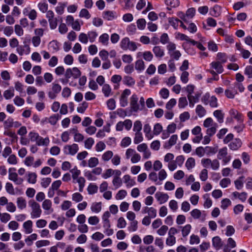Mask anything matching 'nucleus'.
<instances>
[{
  "mask_svg": "<svg viewBox=\"0 0 252 252\" xmlns=\"http://www.w3.org/2000/svg\"><path fill=\"white\" fill-rule=\"evenodd\" d=\"M120 46L124 50H129L131 51H134L137 48L136 43L130 41L128 37H125L122 39Z\"/></svg>",
  "mask_w": 252,
  "mask_h": 252,
  "instance_id": "1",
  "label": "nucleus"
},
{
  "mask_svg": "<svg viewBox=\"0 0 252 252\" xmlns=\"http://www.w3.org/2000/svg\"><path fill=\"white\" fill-rule=\"evenodd\" d=\"M29 206L31 208V218L33 219L39 218L42 213L40 205L36 202L32 201L29 202Z\"/></svg>",
  "mask_w": 252,
  "mask_h": 252,
  "instance_id": "2",
  "label": "nucleus"
},
{
  "mask_svg": "<svg viewBox=\"0 0 252 252\" xmlns=\"http://www.w3.org/2000/svg\"><path fill=\"white\" fill-rule=\"evenodd\" d=\"M126 159L130 158L132 163H136L141 159L140 155L132 149L128 148L126 152Z\"/></svg>",
  "mask_w": 252,
  "mask_h": 252,
  "instance_id": "3",
  "label": "nucleus"
},
{
  "mask_svg": "<svg viewBox=\"0 0 252 252\" xmlns=\"http://www.w3.org/2000/svg\"><path fill=\"white\" fill-rule=\"evenodd\" d=\"M217 158L219 159L222 160L224 165L227 164L231 159V156L228 154L226 147H223L219 150Z\"/></svg>",
  "mask_w": 252,
  "mask_h": 252,
  "instance_id": "4",
  "label": "nucleus"
},
{
  "mask_svg": "<svg viewBox=\"0 0 252 252\" xmlns=\"http://www.w3.org/2000/svg\"><path fill=\"white\" fill-rule=\"evenodd\" d=\"M81 72L80 70L76 67L73 68H67L65 72L64 76L66 79H68L71 77L74 79H77L80 77Z\"/></svg>",
  "mask_w": 252,
  "mask_h": 252,
  "instance_id": "5",
  "label": "nucleus"
},
{
  "mask_svg": "<svg viewBox=\"0 0 252 252\" xmlns=\"http://www.w3.org/2000/svg\"><path fill=\"white\" fill-rule=\"evenodd\" d=\"M79 150V146L77 144L73 143L71 145H66L63 149L64 154L70 156H74Z\"/></svg>",
  "mask_w": 252,
  "mask_h": 252,
  "instance_id": "6",
  "label": "nucleus"
},
{
  "mask_svg": "<svg viewBox=\"0 0 252 252\" xmlns=\"http://www.w3.org/2000/svg\"><path fill=\"white\" fill-rule=\"evenodd\" d=\"M138 97L136 94H133L130 98V105L132 111L137 112L140 110V106L138 104Z\"/></svg>",
  "mask_w": 252,
  "mask_h": 252,
  "instance_id": "7",
  "label": "nucleus"
},
{
  "mask_svg": "<svg viewBox=\"0 0 252 252\" xmlns=\"http://www.w3.org/2000/svg\"><path fill=\"white\" fill-rule=\"evenodd\" d=\"M61 89L62 87L59 84L53 83L51 90L48 94L49 97L51 99H54L57 94L61 92Z\"/></svg>",
  "mask_w": 252,
  "mask_h": 252,
  "instance_id": "8",
  "label": "nucleus"
},
{
  "mask_svg": "<svg viewBox=\"0 0 252 252\" xmlns=\"http://www.w3.org/2000/svg\"><path fill=\"white\" fill-rule=\"evenodd\" d=\"M42 207L44 210L46 215H49L52 213L54 209L52 208V201L49 199H45L42 204Z\"/></svg>",
  "mask_w": 252,
  "mask_h": 252,
  "instance_id": "9",
  "label": "nucleus"
},
{
  "mask_svg": "<svg viewBox=\"0 0 252 252\" xmlns=\"http://www.w3.org/2000/svg\"><path fill=\"white\" fill-rule=\"evenodd\" d=\"M191 216L195 220L200 219L204 220L206 217L205 211L201 212L198 209H194L190 212Z\"/></svg>",
  "mask_w": 252,
  "mask_h": 252,
  "instance_id": "10",
  "label": "nucleus"
},
{
  "mask_svg": "<svg viewBox=\"0 0 252 252\" xmlns=\"http://www.w3.org/2000/svg\"><path fill=\"white\" fill-rule=\"evenodd\" d=\"M155 198L159 204H162L168 201L169 196L166 193L158 191L155 194Z\"/></svg>",
  "mask_w": 252,
  "mask_h": 252,
  "instance_id": "11",
  "label": "nucleus"
},
{
  "mask_svg": "<svg viewBox=\"0 0 252 252\" xmlns=\"http://www.w3.org/2000/svg\"><path fill=\"white\" fill-rule=\"evenodd\" d=\"M195 13V9L194 8H190L188 9L186 14L182 13L180 18L185 22H187L188 20L193 17Z\"/></svg>",
  "mask_w": 252,
  "mask_h": 252,
  "instance_id": "12",
  "label": "nucleus"
},
{
  "mask_svg": "<svg viewBox=\"0 0 252 252\" xmlns=\"http://www.w3.org/2000/svg\"><path fill=\"white\" fill-rule=\"evenodd\" d=\"M123 179L124 183L127 188H131L136 185V182L134 178H132L128 174L125 175L123 177Z\"/></svg>",
  "mask_w": 252,
  "mask_h": 252,
  "instance_id": "13",
  "label": "nucleus"
},
{
  "mask_svg": "<svg viewBox=\"0 0 252 252\" xmlns=\"http://www.w3.org/2000/svg\"><path fill=\"white\" fill-rule=\"evenodd\" d=\"M141 128L142 127H133V130L136 132L134 143L136 144L139 143L143 140L142 134L140 132Z\"/></svg>",
  "mask_w": 252,
  "mask_h": 252,
  "instance_id": "14",
  "label": "nucleus"
},
{
  "mask_svg": "<svg viewBox=\"0 0 252 252\" xmlns=\"http://www.w3.org/2000/svg\"><path fill=\"white\" fill-rule=\"evenodd\" d=\"M236 49L241 52V55L244 59H248L251 56V52L244 49L241 46L240 43H236L235 44Z\"/></svg>",
  "mask_w": 252,
  "mask_h": 252,
  "instance_id": "15",
  "label": "nucleus"
},
{
  "mask_svg": "<svg viewBox=\"0 0 252 252\" xmlns=\"http://www.w3.org/2000/svg\"><path fill=\"white\" fill-rule=\"evenodd\" d=\"M222 64V63L218 61H214L212 62L210 65L211 68L215 69L218 73L220 74L223 71Z\"/></svg>",
  "mask_w": 252,
  "mask_h": 252,
  "instance_id": "16",
  "label": "nucleus"
},
{
  "mask_svg": "<svg viewBox=\"0 0 252 252\" xmlns=\"http://www.w3.org/2000/svg\"><path fill=\"white\" fill-rule=\"evenodd\" d=\"M236 243L234 240L232 238H229L227 239V244L223 247L224 252H230V249L235 248Z\"/></svg>",
  "mask_w": 252,
  "mask_h": 252,
  "instance_id": "17",
  "label": "nucleus"
},
{
  "mask_svg": "<svg viewBox=\"0 0 252 252\" xmlns=\"http://www.w3.org/2000/svg\"><path fill=\"white\" fill-rule=\"evenodd\" d=\"M32 224V221L31 220H28L24 222L23 227L25 234H31L33 231Z\"/></svg>",
  "mask_w": 252,
  "mask_h": 252,
  "instance_id": "18",
  "label": "nucleus"
},
{
  "mask_svg": "<svg viewBox=\"0 0 252 252\" xmlns=\"http://www.w3.org/2000/svg\"><path fill=\"white\" fill-rule=\"evenodd\" d=\"M153 52L158 58H161L164 56V49L159 46H156L153 48Z\"/></svg>",
  "mask_w": 252,
  "mask_h": 252,
  "instance_id": "19",
  "label": "nucleus"
},
{
  "mask_svg": "<svg viewBox=\"0 0 252 252\" xmlns=\"http://www.w3.org/2000/svg\"><path fill=\"white\" fill-rule=\"evenodd\" d=\"M175 37L176 39H179L180 40H186L188 42H189L191 43H195V41L189 38L187 35L185 34L176 32L175 33Z\"/></svg>",
  "mask_w": 252,
  "mask_h": 252,
  "instance_id": "20",
  "label": "nucleus"
},
{
  "mask_svg": "<svg viewBox=\"0 0 252 252\" xmlns=\"http://www.w3.org/2000/svg\"><path fill=\"white\" fill-rule=\"evenodd\" d=\"M175 127H166V129H162L161 138L163 139L167 138L171 133H174Z\"/></svg>",
  "mask_w": 252,
  "mask_h": 252,
  "instance_id": "21",
  "label": "nucleus"
},
{
  "mask_svg": "<svg viewBox=\"0 0 252 252\" xmlns=\"http://www.w3.org/2000/svg\"><path fill=\"white\" fill-rule=\"evenodd\" d=\"M241 145L242 143L239 139H235L230 143L228 146L231 150L236 151L241 147Z\"/></svg>",
  "mask_w": 252,
  "mask_h": 252,
  "instance_id": "22",
  "label": "nucleus"
},
{
  "mask_svg": "<svg viewBox=\"0 0 252 252\" xmlns=\"http://www.w3.org/2000/svg\"><path fill=\"white\" fill-rule=\"evenodd\" d=\"M212 245L215 249L220 250L223 245L221 239L219 236H216L212 239Z\"/></svg>",
  "mask_w": 252,
  "mask_h": 252,
  "instance_id": "23",
  "label": "nucleus"
},
{
  "mask_svg": "<svg viewBox=\"0 0 252 252\" xmlns=\"http://www.w3.org/2000/svg\"><path fill=\"white\" fill-rule=\"evenodd\" d=\"M28 182L31 184H34L37 181V175L34 172H29L26 175Z\"/></svg>",
  "mask_w": 252,
  "mask_h": 252,
  "instance_id": "24",
  "label": "nucleus"
},
{
  "mask_svg": "<svg viewBox=\"0 0 252 252\" xmlns=\"http://www.w3.org/2000/svg\"><path fill=\"white\" fill-rule=\"evenodd\" d=\"M229 114L232 118L238 121L240 124L242 122L243 119L241 114L234 109H231L229 111Z\"/></svg>",
  "mask_w": 252,
  "mask_h": 252,
  "instance_id": "25",
  "label": "nucleus"
},
{
  "mask_svg": "<svg viewBox=\"0 0 252 252\" xmlns=\"http://www.w3.org/2000/svg\"><path fill=\"white\" fill-rule=\"evenodd\" d=\"M158 185H161L163 183V181L167 177V173L165 169H161L158 173Z\"/></svg>",
  "mask_w": 252,
  "mask_h": 252,
  "instance_id": "26",
  "label": "nucleus"
},
{
  "mask_svg": "<svg viewBox=\"0 0 252 252\" xmlns=\"http://www.w3.org/2000/svg\"><path fill=\"white\" fill-rule=\"evenodd\" d=\"M74 183H78L79 185V191L80 192H82L84 189V188L85 185V179L84 177L81 176L80 177L77 178V179H75V181H73Z\"/></svg>",
  "mask_w": 252,
  "mask_h": 252,
  "instance_id": "27",
  "label": "nucleus"
},
{
  "mask_svg": "<svg viewBox=\"0 0 252 252\" xmlns=\"http://www.w3.org/2000/svg\"><path fill=\"white\" fill-rule=\"evenodd\" d=\"M102 209L101 202H94L91 206V210L92 212L97 214L99 213Z\"/></svg>",
  "mask_w": 252,
  "mask_h": 252,
  "instance_id": "28",
  "label": "nucleus"
},
{
  "mask_svg": "<svg viewBox=\"0 0 252 252\" xmlns=\"http://www.w3.org/2000/svg\"><path fill=\"white\" fill-rule=\"evenodd\" d=\"M36 143L38 146H47L50 143V140L48 137L43 138L39 136Z\"/></svg>",
  "mask_w": 252,
  "mask_h": 252,
  "instance_id": "29",
  "label": "nucleus"
},
{
  "mask_svg": "<svg viewBox=\"0 0 252 252\" xmlns=\"http://www.w3.org/2000/svg\"><path fill=\"white\" fill-rule=\"evenodd\" d=\"M70 172L71 173L73 181H75V179L81 177V171L78 169L76 166H74L73 168L70 170Z\"/></svg>",
  "mask_w": 252,
  "mask_h": 252,
  "instance_id": "30",
  "label": "nucleus"
},
{
  "mask_svg": "<svg viewBox=\"0 0 252 252\" xmlns=\"http://www.w3.org/2000/svg\"><path fill=\"white\" fill-rule=\"evenodd\" d=\"M99 164V160L96 157H91L88 160V167L90 168L95 167Z\"/></svg>",
  "mask_w": 252,
  "mask_h": 252,
  "instance_id": "31",
  "label": "nucleus"
},
{
  "mask_svg": "<svg viewBox=\"0 0 252 252\" xmlns=\"http://www.w3.org/2000/svg\"><path fill=\"white\" fill-rule=\"evenodd\" d=\"M205 150L206 155L207 156H212L218 152V148L215 147L206 146Z\"/></svg>",
  "mask_w": 252,
  "mask_h": 252,
  "instance_id": "32",
  "label": "nucleus"
},
{
  "mask_svg": "<svg viewBox=\"0 0 252 252\" xmlns=\"http://www.w3.org/2000/svg\"><path fill=\"white\" fill-rule=\"evenodd\" d=\"M182 235L183 237H187L190 233L191 229V226L189 224H187L184 226L181 227Z\"/></svg>",
  "mask_w": 252,
  "mask_h": 252,
  "instance_id": "33",
  "label": "nucleus"
},
{
  "mask_svg": "<svg viewBox=\"0 0 252 252\" xmlns=\"http://www.w3.org/2000/svg\"><path fill=\"white\" fill-rule=\"evenodd\" d=\"M84 176L89 181H96L97 179L96 176H94L92 171L85 170L84 171Z\"/></svg>",
  "mask_w": 252,
  "mask_h": 252,
  "instance_id": "34",
  "label": "nucleus"
},
{
  "mask_svg": "<svg viewBox=\"0 0 252 252\" xmlns=\"http://www.w3.org/2000/svg\"><path fill=\"white\" fill-rule=\"evenodd\" d=\"M145 213L148 214L150 218H155L157 216V210L153 207H145Z\"/></svg>",
  "mask_w": 252,
  "mask_h": 252,
  "instance_id": "35",
  "label": "nucleus"
},
{
  "mask_svg": "<svg viewBox=\"0 0 252 252\" xmlns=\"http://www.w3.org/2000/svg\"><path fill=\"white\" fill-rule=\"evenodd\" d=\"M113 156V153L111 151L105 152L101 156V160L104 162L109 161Z\"/></svg>",
  "mask_w": 252,
  "mask_h": 252,
  "instance_id": "36",
  "label": "nucleus"
},
{
  "mask_svg": "<svg viewBox=\"0 0 252 252\" xmlns=\"http://www.w3.org/2000/svg\"><path fill=\"white\" fill-rule=\"evenodd\" d=\"M127 192L125 189L119 190L115 196V198L117 200L124 199L127 195Z\"/></svg>",
  "mask_w": 252,
  "mask_h": 252,
  "instance_id": "37",
  "label": "nucleus"
},
{
  "mask_svg": "<svg viewBox=\"0 0 252 252\" xmlns=\"http://www.w3.org/2000/svg\"><path fill=\"white\" fill-rule=\"evenodd\" d=\"M213 114L220 124L223 122L224 114L221 110H217L214 112Z\"/></svg>",
  "mask_w": 252,
  "mask_h": 252,
  "instance_id": "38",
  "label": "nucleus"
},
{
  "mask_svg": "<svg viewBox=\"0 0 252 252\" xmlns=\"http://www.w3.org/2000/svg\"><path fill=\"white\" fill-rule=\"evenodd\" d=\"M112 183L115 189L120 188L123 185V182L121 178L113 177Z\"/></svg>",
  "mask_w": 252,
  "mask_h": 252,
  "instance_id": "39",
  "label": "nucleus"
},
{
  "mask_svg": "<svg viewBox=\"0 0 252 252\" xmlns=\"http://www.w3.org/2000/svg\"><path fill=\"white\" fill-rule=\"evenodd\" d=\"M103 17L104 19L111 21L114 19L116 17L115 13L113 11H106L103 13Z\"/></svg>",
  "mask_w": 252,
  "mask_h": 252,
  "instance_id": "40",
  "label": "nucleus"
},
{
  "mask_svg": "<svg viewBox=\"0 0 252 252\" xmlns=\"http://www.w3.org/2000/svg\"><path fill=\"white\" fill-rule=\"evenodd\" d=\"M195 112L199 117L204 116L206 111L201 105H197L196 107Z\"/></svg>",
  "mask_w": 252,
  "mask_h": 252,
  "instance_id": "41",
  "label": "nucleus"
},
{
  "mask_svg": "<svg viewBox=\"0 0 252 252\" xmlns=\"http://www.w3.org/2000/svg\"><path fill=\"white\" fill-rule=\"evenodd\" d=\"M60 118L59 114H55L51 116L49 118L46 119L45 122H48L51 125H55L56 124L57 121Z\"/></svg>",
  "mask_w": 252,
  "mask_h": 252,
  "instance_id": "42",
  "label": "nucleus"
},
{
  "mask_svg": "<svg viewBox=\"0 0 252 252\" xmlns=\"http://www.w3.org/2000/svg\"><path fill=\"white\" fill-rule=\"evenodd\" d=\"M123 82L125 85L128 86H132L135 83L134 79L132 77L129 76L124 77Z\"/></svg>",
  "mask_w": 252,
  "mask_h": 252,
  "instance_id": "43",
  "label": "nucleus"
},
{
  "mask_svg": "<svg viewBox=\"0 0 252 252\" xmlns=\"http://www.w3.org/2000/svg\"><path fill=\"white\" fill-rule=\"evenodd\" d=\"M14 95V90L13 88H10L8 90H5L3 92V96L6 99H9Z\"/></svg>",
  "mask_w": 252,
  "mask_h": 252,
  "instance_id": "44",
  "label": "nucleus"
},
{
  "mask_svg": "<svg viewBox=\"0 0 252 252\" xmlns=\"http://www.w3.org/2000/svg\"><path fill=\"white\" fill-rule=\"evenodd\" d=\"M186 167L188 170H191L193 167H194L195 165V159L193 158H188L186 162Z\"/></svg>",
  "mask_w": 252,
  "mask_h": 252,
  "instance_id": "45",
  "label": "nucleus"
},
{
  "mask_svg": "<svg viewBox=\"0 0 252 252\" xmlns=\"http://www.w3.org/2000/svg\"><path fill=\"white\" fill-rule=\"evenodd\" d=\"M144 131L148 140H151L154 137V131L151 130V127H145Z\"/></svg>",
  "mask_w": 252,
  "mask_h": 252,
  "instance_id": "46",
  "label": "nucleus"
},
{
  "mask_svg": "<svg viewBox=\"0 0 252 252\" xmlns=\"http://www.w3.org/2000/svg\"><path fill=\"white\" fill-rule=\"evenodd\" d=\"M17 204L18 208L23 209L26 207L27 202L23 197H18L17 199Z\"/></svg>",
  "mask_w": 252,
  "mask_h": 252,
  "instance_id": "47",
  "label": "nucleus"
},
{
  "mask_svg": "<svg viewBox=\"0 0 252 252\" xmlns=\"http://www.w3.org/2000/svg\"><path fill=\"white\" fill-rule=\"evenodd\" d=\"M148 177L149 180L154 182L155 185H158V173L154 171L151 172L149 173Z\"/></svg>",
  "mask_w": 252,
  "mask_h": 252,
  "instance_id": "48",
  "label": "nucleus"
},
{
  "mask_svg": "<svg viewBox=\"0 0 252 252\" xmlns=\"http://www.w3.org/2000/svg\"><path fill=\"white\" fill-rule=\"evenodd\" d=\"M99 219L96 216H91L88 218V222L91 225H96L99 222Z\"/></svg>",
  "mask_w": 252,
  "mask_h": 252,
  "instance_id": "49",
  "label": "nucleus"
},
{
  "mask_svg": "<svg viewBox=\"0 0 252 252\" xmlns=\"http://www.w3.org/2000/svg\"><path fill=\"white\" fill-rule=\"evenodd\" d=\"M217 59L218 61L224 63L227 62V57L226 54L224 53H218L217 55Z\"/></svg>",
  "mask_w": 252,
  "mask_h": 252,
  "instance_id": "50",
  "label": "nucleus"
},
{
  "mask_svg": "<svg viewBox=\"0 0 252 252\" xmlns=\"http://www.w3.org/2000/svg\"><path fill=\"white\" fill-rule=\"evenodd\" d=\"M237 93V91L233 90L232 88H230L225 91V94L228 98H234Z\"/></svg>",
  "mask_w": 252,
  "mask_h": 252,
  "instance_id": "51",
  "label": "nucleus"
},
{
  "mask_svg": "<svg viewBox=\"0 0 252 252\" xmlns=\"http://www.w3.org/2000/svg\"><path fill=\"white\" fill-rule=\"evenodd\" d=\"M110 131L109 127H104L102 129L99 130L96 133V136L102 138L105 136V132L109 133Z\"/></svg>",
  "mask_w": 252,
  "mask_h": 252,
  "instance_id": "52",
  "label": "nucleus"
},
{
  "mask_svg": "<svg viewBox=\"0 0 252 252\" xmlns=\"http://www.w3.org/2000/svg\"><path fill=\"white\" fill-rule=\"evenodd\" d=\"M176 239L174 236L168 235L166 238L165 243L167 246L171 247L175 244Z\"/></svg>",
  "mask_w": 252,
  "mask_h": 252,
  "instance_id": "53",
  "label": "nucleus"
},
{
  "mask_svg": "<svg viewBox=\"0 0 252 252\" xmlns=\"http://www.w3.org/2000/svg\"><path fill=\"white\" fill-rule=\"evenodd\" d=\"M168 205L170 209L173 212H176L178 209V202L174 199L171 200L169 202Z\"/></svg>",
  "mask_w": 252,
  "mask_h": 252,
  "instance_id": "54",
  "label": "nucleus"
},
{
  "mask_svg": "<svg viewBox=\"0 0 252 252\" xmlns=\"http://www.w3.org/2000/svg\"><path fill=\"white\" fill-rule=\"evenodd\" d=\"M231 205V201L228 198H224L221 201L220 208L222 210H226Z\"/></svg>",
  "mask_w": 252,
  "mask_h": 252,
  "instance_id": "55",
  "label": "nucleus"
},
{
  "mask_svg": "<svg viewBox=\"0 0 252 252\" xmlns=\"http://www.w3.org/2000/svg\"><path fill=\"white\" fill-rule=\"evenodd\" d=\"M37 239V235L36 233H32L25 239V242L28 245L31 246L33 241Z\"/></svg>",
  "mask_w": 252,
  "mask_h": 252,
  "instance_id": "56",
  "label": "nucleus"
},
{
  "mask_svg": "<svg viewBox=\"0 0 252 252\" xmlns=\"http://www.w3.org/2000/svg\"><path fill=\"white\" fill-rule=\"evenodd\" d=\"M104 237V235L103 233L97 231L92 234L91 236V238L96 241H99L103 239Z\"/></svg>",
  "mask_w": 252,
  "mask_h": 252,
  "instance_id": "57",
  "label": "nucleus"
},
{
  "mask_svg": "<svg viewBox=\"0 0 252 252\" xmlns=\"http://www.w3.org/2000/svg\"><path fill=\"white\" fill-rule=\"evenodd\" d=\"M102 91L105 97H108L111 95V88L108 84H104Z\"/></svg>",
  "mask_w": 252,
  "mask_h": 252,
  "instance_id": "58",
  "label": "nucleus"
},
{
  "mask_svg": "<svg viewBox=\"0 0 252 252\" xmlns=\"http://www.w3.org/2000/svg\"><path fill=\"white\" fill-rule=\"evenodd\" d=\"M180 20L176 18H168L169 23L175 29H177L180 23Z\"/></svg>",
  "mask_w": 252,
  "mask_h": 252,
  "instance_id": "59",
  "label": "nucleus"
},
{
  "mask_svg": "<svg viewBox=\"0 0 252 252\" xmlns=\"http://www.w3.org/2000/svg\"><path fill=\"white\" fill-rule=\"evenodd\" d=\"M199 96L198 95H196L195 96L190 94L187 95L190 106L193 107L194 106V103L198 101Z\"/></svg>",
  "mask_w": 252,
  "mask_h": 252,
  "instance_id": "60",
  "label": "nucleus"
},
{
  "mask_svg": "<svg viewBox=\"0 0 252 252\" xmlns=\"http://www.w3.org/2000/svg\"><path fill=\"white\" fill-rule=\"evenodd\" d=\"M113 176V169L108 168L105 170L101 174V177L104 179H107Z\"/></svg>",
  "mask_w": 252,
  "mask_h": 252,
  "instance_id": "61",
  "label": "nucleus"
},
{
  "mask_svg": "<svg viewBox=\"0 0 252 252\" xmlns=\"http://www.w3.org/2000/svg\"><path fill=\"white\" fill-rule=\"evenodd\" d=\"M135 69L137 70L141 71L145 68L144 62L142 60H138L135 62Z\"/></svg>",
  "mask_w": 252,
  "mask_h": 252,
  "instance_id": "62",
  "label": "nucleus"
},
{
  "mask_svg": "<svg viewBox=\"0 0 252 252\" xmlns=\"http://www.w3.org/2000/svg\"><path fill=\"white\" fill-rule=\"evenodd\" d=\"M83 199V195L79 192H75L72 195V200L75 202H80Z\"/></svg>",
  "mask_w": 252,
  "mask_h": 252,
  "instance_id": "63",
  "label": "nucleus"
},
{
  "mask_svg": "<svg viewBox=\"0 0 252 252\" xmlns=\"http://www.w3.org/2000/svg\"><path fill=\"white\" fill-rule=\"evenodd\" d=\"M50 244V242L47 240H38L35 242V246L37 248L48 246Z\"/></svg>",
  "mask_w": 252,
  "mask_h": 252,
  "instance_id": "64",
  "label": "nucleus"
}]
</instances>
